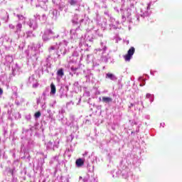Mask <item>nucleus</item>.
Returning <instances> with one entry per match:
<instances>
[{"mask_svg":"<svg viewBox=\"0 0 182 182\" xmlns=\"http://www.w3.org/2000/svg\"><path fill=\"white\" fill-rule=\"evenodd\" d=\"M151 95L150 94H146V97H150Z\"/></svg>","mask_w":182,"mask_h":182,"instance_id":"4468645a","label":"nucleus"},{"mask_svg":"<svg viewBox=\"0 0 182 182\" xmlns=\"http://www.w3.org/2000/svg\"><path fill=\"white\" fill-rule=\"evenodd\" d=\"M75 164H76L77 167H82V166H84V164H85V161H83V159L80 158L76 160Z\"/></svg>","mask_w":182,"mask_h":182,"instance_id":"f03ea898","label":"nucleus"},{"mask_svg":"<svg viewBox=\"0 0 182 182\" xmlns=\"http://www.w3.org/2000/svg\"><path fill=\"white\" fill-rule=\"evenodd\" d=\"M34 116H35L36 119H38V117L40 116H41V112L38 111V112H36Z\"/></svg>","mask_w":182,"mask_h":182,"instance_id":"0eeeda50","label":"nucleus"},{"mask_svg":"<svg viewBox=\"0 0 182 182\" xmlns=\"http://www.w3.org/2000/svg\"><path fill=\"white\" fill-rule=\"evenodd\" d=\"M4 93V90L2 88L0 87V95H2Z\"/></svg>","mask_w":182,"mask_h":182,"instance_id":"9d476101","label":"nucleus"},{"mask_svg":"<svg viewBox=\"0 0 182 182\" xmlns=\"http://www.w3.org/2000/svg\"><path fill=\"white\" fill-rule=\"evenodd\" d=\"M50 50H55V47L51 46V47L50 48Z\"/></svg>","mask_w":182,"mask_h":182,"instance_id":"9b49d317","label":"nucleus"},{"mask_svg":"<svg viewBox=\"0 0 182 182\" xmlns=\"http://www.w3.org/2000/svg\"><path fill=\"white\" fill-rule=\"evenodd\" d=\"M10 173H11L12 176H14V169L10 170Z\"/></svg>","mask_w":182,"mask_h":182,"instance_id":"f8f14e48","label":"nucleus"},{"mask_svg":"<svg viewBox=\"0 0 182 182\" xmlns=\"http://www.w3.org/2000/svg\"><path fill=\"white\" fill-rule=\"evenodd\" d=\"M106 77H108V79H111V80H113V77H114V75H113V74L112 73H107Z\"/></svg>","mask_w":182,"mask_h":182,"instance_id":"423d86ee","label":"nucleus"},{"mask_svg":"<svg viewBox=\"0 0 182 182\" xmlns=\"http://www.w3.org/2000/svg\"><path fill=\"white\" fill-rule=\"evenodd\" d=\"M134 52H136V49L134 48V47H131L129 49L127 53L124 55V60H126V62L130 61L132 58H133V55H134Z\"/></svg>","mask_w":182,"mask_h":182,"instance_id":"f257e3e1","label":"nucleus"},{"mask_svg":"<svg viewBox=\"0 0 182 182\" xmlns=\"http://www.w3.org/2000/svg\"><path fill=\"white\" fill-rule=\"evenodd\" d=\"M50 89H51L50 93L52 95H55V93H56V87L55 86V84H53V82L50 84Z\"/></svg>","mask_w":182,"mask_h":182,"instance_id":"20e7f679","label":"nucleus"},{"mask_svg":"<svg viewBox=\"0 0 182 182\" xmlns=\"http://www.w3.org/2000/svg\"><path fill=\"white\" fill-rule=\"evenodd\" d=\"M58 76H60V77H63L65 75L63 73V68H60L57 71Z\"/></svg>","mask_w":182,"mask_h":182,"instance_id":"39448f33","label":"nucleus"},{"mask_svg":"<svg viewBox=\"0 0 182 182\" xmlns=\"http://www.w3.org/2000/svg\"><path fill=\"white\" fill-rule=\"evenodd\" d=\"M70 4L72 5V6L76 5V1H75V0H70Z\"/></svg>","mask_w":182,"mask_h":182,"instance_id":"6e6552de","label":"nucleus"},{"mask_svg":"<svg viewBox=\"0 0 182 182\" xmlns=\"http://www.w3.org/2000/svg\"><path fill=\"white\" fill-rule=\"evenodd\" d=\"M72 72H76L77 70V68L71 67Z\"/></svg>","mask_w":182,"mask_h":182,"instance_id":"1a4fd4ad","label":"nucleus"},{"mask_svg":"<svg viewBox=\"0 0 182 182\" xmlns=\"http://www.w3.org/2000/svg\"><path fill=\"white\" fill-rule=\"evenodd\" d=\"M18 28H22V24H18Z\"/></svg>","mask_w":182,"mask_h":182,"instance_id":"ddd939ff","label":"nucleus"},{"mask_svg":"<svg viewBox=\"0 0 182 182\" xmlns=\"http://www.w3.org/2000/svg\"><path fill=\"white\" fill-rule=\"evenodd\" d=\"M102 102L103 103H111V102H113V99L109 97H102Z\"/></svg>","mask_w":182,"mask_h":182,"instance_id":"7ed1b4c3","label":"nucleus"}]
</instances>
